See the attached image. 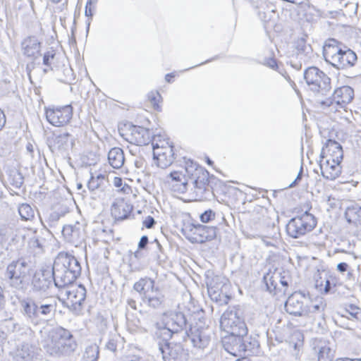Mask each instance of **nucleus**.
I'll return each instance as SVG.
<instances>
[{"label": "nucleus", "mask_w": 361, "mask_h": 361, "mask_svg": "<svg viewBox=\"0 0 361 361\" xmlns=\"http://www.w3.org/2000/svg\"><path fill=\"white\" fill-rule=\"evenodd\" d=\"M160 98L161 95L158 92H152L148 94V99L154 107H156V106H158L157 103L159 102Z\"/></svg>", "instance_id": "obj_52"}, {"label": "nucleus", "mask_w": 361, "mask_h": 361, "mask_svg": "<svg viewBox=\"0 0 361 361\" xmlns=\"http://www.w3.org/2000/svg\"><path fill=\"white\" fill-rule=\"evenodd\" d=\"M341 161H336L334 160L326 159H319V167L322 176L327 180H335L341 173Z\"/></svg>", "instance_id": "obj_24"}, {"label": "nucleus", "mask_w": 361, "mask_h": 361, "mask_svg": "<svg viewBox=\"0 0 361 361\" xmlns=\"http://www.w3.org/2000/svg\"><path fill=\"white\" fill-rule=\"evenodd\" d=\"M158 346L164 361L184 360V349L180 343L159 342Z\"/></svg>", "instance_id": "obj_19"}, {"label": "nucleus", "mask_w": 361, "mask_h": 361, "mask_svg": "<svg viewBox=\"0 0 361 361\" xmlns=\"http://www.w3.org/2000/svg\"><path fill=\"white\" fill-rule=\"evenodd\" d=\"M94 9H93L92 7H90V8H88L87 7V5H85V14L87 17H92L93 16V11Z\"/></svg>", "instance_id": "obj_64"}, {"label": "nucleus", "mask_w": 361, "mask_h": 361, "mask_svg": "<svg viewBox=\"0 0 361 361\" xmlns=\"http://www.w3.org/2000/svg\"><path fill=\"white\" fill-rule=\"evenodd\" d=\"M164 295L159 290V288L154 286V290H150L143 296L142 302L149 307L153 309H160L163 307L164 302Z\"/></svg>", "instance_id": "obj_31"}, {"label": "nucleus", "mask_w": 361, "mask_h": 361, "mask_svg": "<svg viewBox=\"0 0 361 361\" xmlns=\"http://www.w3.org/2000/svg\"><path fill=\"white\" fill-rule=\"evenodd\" d=\"M20 312L25 321L38 326L50 320L56 311L57 302L51 297L25 298L19 301Z\"/></svg>", "instance_id": "obj_1"}, {"label": "nucleus", "mask_w": 361, "mask_h": 361, "mask_svg": "<svg viewBox=\"0 0 361 361\" xmlns=\"http://www.w3.org/2000/svg\"><path fill=\"white\" fill-rule=\"evenodd\" d=\"M316 225L314 216L306 212L289 220L286 225V232L290 237L298 238L312 231Z\"/></svg>", "instance_id": "obj_8"}, {"label": "nucleus", "mask_w": 361, "mask_h": 361, "mask_svg": "<svg viewBox=\"0 0 361 361\" xmlns=\"http://www.w3.org/2000/svg\"><path fill=\"white\" fill-rule=\"evenodd\" d=\"M263 64L273 70H276L278 68L277 63L276 60L273 58L265 59L264 60Z\"/></svg>", "instance_id": "obj_53"}, {"label": "nucleus", "mask_w": 361, "mask_h": 361, "mask_svg": "<svg viewBox=\"0 0 361 361\" xmlns=\"http://www.w3.org/2000/svg\"><path fill=\"white\" fill-rule=\"evenodd\" d=\"M62 234L68 242L75 245L80 244L84 239L83 232L79 223L64 226Z\"/></svg>", "instance_id": "obj_30"}, {"label": "nucleus", "mask_w": 361, "mask_h": 361, "mask_svg": "<svg viewBox=\"0 0 361 361\" xmlns=\"http://www.w3.org/2000/svg\"><path fill=\"white\" fill-rule=\"evenodd\" d=\"M326 307V304L322 300H319L316 303H312L310 301V303L308 305V309L310 313H316L319 314V317L324 318V311Z\"/></svg>", "instance_id": "obj_47"}, {"label": "nucleus", "mask_w": 361, "mask_h": 361, "mask_svg": "<svg viewBox=\"0 0 361 361\" xmlns=\"http://www.w3.org/2000/svg\"><path fill=\"white\" fill-rule=\"evenodd\" d=\"M55 53L54 51H48L44 54L43 56V63L45 66H49L50 65V59H53L54 58Z\"/></svg>", "instance_id": "obj_54"}, {"label": "nucleus", "mask_w": 361, "mask_h": 361, "mask_svg": "<svg viewBox=\"0 0 361 361\" xmlns=\"http://www.w3.org/2000/svg\"><path fill=\"white\" fill-rule=\"evenodd\" d=\"M52 283H54V277L51 270L40 269L31 272L30 284L34 292L44 293L51 288Z\"/></svg>", "instance_id": "obj_16"}, {"label": "nucleus", "mask_w": 361, "mask_h": 361, "mask_svg": "<svg viewBox=\"0 0 361 361\" xmlns=\"http://www.w3.org/2000/svg\"><path fill=\"white\" fill-rule=\"evenodd\" d=\"M8 181L14 188H20L24 183V177L18 170L13 169L10 171Z\"/></svg>", "instance_id": "obj_43"}, {"label": "nucleus", "mask_w": 361, "mask_h": 361, "mask_svg": "<svg viewBox=\"0 0 361 361\" xmlns=\"http://www.w3.org/2000/svg\"><path fill=\"white\" fill-rule=\"evenodd\" d=\"M243 336L245 334H231L226 343V350L234 356H243Z\"/></svg>", "instance_id": "obj_32"}, {"label": "nucleus", "mask_w": 361, "mask_h": 361, "mask_svg": "<svg viewBox=\"0 0 361 361\" xmlns=\"http://www.w3.org/2000/svg\"><path fill=\"white\" fill-rule=\"evenodd\" d=\"M344 315L349 319L359 320L361 319V309L355 305H348L345 310Z\"/></svg>", "instance_id": "obj_46"}, {"label": "nucleus", "mask_w": 361, "mask_h": 361, "mask_svg": "<svg viewBox=\"0 0 361 361\" xmlns=\"http://www.w3.org/2000/svg\"><path fill=\"white\" fill-rule=\"evenodd\" d=\"M310 300L308 295L301 291L291 294L285 303L286 311L293 316L307 317L310 314L308 305Z\"/></svg>", "instance_id": "obj_10"}, {"label": "nucleus", "mask_w": 361, "mask_h": 361, "mask_svg": "<svg viewBox=\"0 0 361 361\" xmlns=\"http://www.w3.org/2000/svg\"><path fill=\"white\" fill-rule=\"evenodd\" d=\"M40 48L41 43L34 36L27 37L21 42L23 55L32 59H35L40 55Z\"/></svg>", "instance_id": "obj_28"}, {"label": "nucleus", "mask_w": 361, "mask_h": 361, "mask_svg": "<svg viewBox=\"0 0 361 361\" xmlns=\"http://www.w3.org/2000/svg\"><path fill=\"white\" fill-rule=\"evenodd\" d=\"M242 314L243 312L239 307L228 308L221 317V327L230 334H247V328Z\"/></svg>", "instance_id": "obj_7"}, {"label": "nucleus", "mask_w": 361, "mask_h": 361, "mask_svg": "<svg viewBox=\"0 0 361 361\" xmlns=\"http://www.w3.org/2000/svg\"><path fill=\"white\" fill-rule=\"evenodd\" d=\"M271 233L265 235L264 234V231H259L260 232V237L262 238V241L267 245H274V243L276 242V240L279 237V228L275 226V225L273 224L271 226Z\"/></svg>", "instance_id": "obj_41"}, {"label": "nucleus", "mask_w": 361, "mask_h": 361, "mask_svg": "<svg viewBox=\"0 0 361 361\" xmlns=\"http://www.w3.org/2000/svg\"><path fill=\"white\" fill-rule=\"evenodd\" d=\"M258 346L257 341L248 336L247 333L245 334V336H243V355H249L250 353H252L253 350Z\"/></svg>", "instance_id": "obj_42"}, {"label": "nucleus", "mask_w": 361, "mask_h": 361, "mask_svg": "<svg viewBox=\"0 0 361 361\" xmlns=\"http://www.w3.org/2000/svg\"><path fill=\"white\" fill-rule=\"evenodd\" d=\"M185 172L186 178L191 181L203 174V172H207L202 166H200L197 163L191 160L185 161Z\"/></svg>", "instance_id": "obj_38"}, {"label": "nucleus", "mask_w": 361, "mask_h": 361, "mask_svg": "<svg viewBox=\"0 0 361 361\" xmlns=\"http://www.w3.org/2000/svg\"><path fill=\"white\" fill-rule=\"evenodd\" d=\"M31 272H33V269L30 262L20 257L12 260L7 265L5 276L12 288L25 293L30 286Z\"/></svg>", "instance_id": "obj_4"}, {"label": "nucleus", "mask_w": 361, "mask_h": 361, "mask_svg": "<svg viewBox=\"0 0 361 361\" xmlns=\"http://www.w3.org/2000/svg\"><path fill=\"white\" fill-rule=\"evenodd\" d=\"M66 294L67 307L73 311H80L86 298V289L85 287L80 285L75 290L67 291Z\"/></svg>", "instance_id": "obj_26"}, {"label": "nucleus", "mask_w": 361, "mask_h": 361, "mask_svg": "<svg viewBox=\"0 0 361 361\" xmlns=\"http://www.w3.org/2000/svg\"><path fill=\"white\" fill-rule=\"evenodd\" d=\"M31 243H32V246L37 247H42V242L38 238H33L31 240Z\"/></svg>", "instance_id": "obj_62"}, {"label": "nucleus", "mask_w": 361, "mask_h": 361, "mask_svg": "<svg viewBox=\"0 0 361 361\" xmlns=\"http://www.w3.org/2000/svg\"><path fill=\"white\" fill-rule=\"evenodd\" d=\"M46 118L47 121L54 126H61L71 119L73 109L71 105L61 107H44Z\"/></svg>", "instance_id": "obj_13"}, {"label": "nucleus", "mask_w": 361, "mask_h": 361, "mask_svg": "<svg viewBox=\"0 0 361 361\" xmlns=\"http://www.w3.org/2000/svg\"><path fill=\"white\" fill-rule=\"evenodd\" d=\"M297 57L300 60L306 61L311 58L312 48L307 44L304 38L298 39L296 42Z\"/></svg>", "instance_id": "obj_39"}, {"label": "nucleus", "mask_w": 361, "mask_h": 361, "mask_svg": "<svg viewBox=\"0 0 361 361\" xmlns=\"http://www.w3.org/2000/svg\"><path fill=\"white\" fill-rule=\"evenodd\" d=\"M195 196L199 200L209 199L212 195V188L209 185V172H203V174L192 180Z\"/></svg>", "instance_id": "obj_23"}, {"label": "nucleus", "mask_w": 361, "mask_h": 361, "mask_svg": "<svg viewBox=\"0 0 361 361\" xmlns=\"http://www.w3.org/2000/svg\"><path fill=\"white\" fill-rule=\"evenodd\" d=\"M153 157L157 161V166L161 169L169 166L173 161V146L168 141H157L156 137L152 140Z\"/></svg>", "instance_id": "obj_11"}, {"label": "nucleus", "mask_w": 361, "mask_h": 361, "mask_svg": "<svg viewBox=\"0 0 361 361\" xmlns=\"http://www.w3.org/2000/svg\"><path fill=\"white\" fill-rule=\"evenodd\" d=\"M304 79L310 90L314 93L317 104L319 98L329 96L331 92V78L315 66L305 69Z\"/></svg>", "instance_id": "obj_6"}, {"label": "nucleus", "mask_w": 361, "mask_h": 361, "mask_svg": "<svg viewBox=\"0 0 361 361\" xmlns=\"http://www.w3.org/2000/svg\"><path fill=\"white\" fill-rule=\"evenodd\" d=\"M330 97L319 98L317 104L323 109L333 106L336 110L337 106L343 107L349 104L354 97V90L350 86H342L336 89Z\"/></svg>", "instance_id": "obj_9"}, {"label": "nucleus", "mask_w": 361, "mask_h": 361, "mask_svg": "<svg viewBox=\"0 0 361 361\" xmlns=\"http://www.w3.org/2000/svg\"><path fill=\"white\" fill-rule=\"evenodd\" d=\"M323 55L326 62L338 70L351 68L357 60L355 52L346 47H341L334 39H329L325 43Z\"/></svg>", "instance_id": "obj_5"}, {"label": "nucleus", "mask_w": 361, "mask_h": 361, "mask_svg": "<svg viewBox=\"0 0 361 361\" xmlns=\"http://www.w3.org/2000/svg\"><path fill=\"white\" fill-rule=\"evenodd\" d=\"M154 286L155 281L153 279L145 277L140 279L134 283L133 289L141 295L142 299L145 293L154 290Z\"/></svg>", "instance_id": "obj_36"}, {"label": "nucleus", "mask_w": 361, "mask_h": 361, "mask_svg": "<svg viewBox=\"0 0 361 361\" xmlns=\"http://www.w3.org/2000/svg\"><path fill=\"white\" fill-rule=\"evenodd\" d=\"M51 272L54 286L62 288L75 281L81 274V266L73 255L60 252L55 257Z\"/></svg>", "instance_id": "obj_2"}, {"label": "nucleus", "mask_w": 361, "mask_h": 361, "mask_svg": "<svg viewBox=\"0 0 361 361\" xmlns=\"http://www.w3.org/2000/svg\"><path fill=\"white\" fill-rule=\"evenodd\" d=\"M338 283L339 279L334 274L322 270L316 278L315 287L322 293L328 294L334 292Z\"/></svg>", "instance_id": "obj_21"}, {"label": "nucleus", "mask_w": 361, "mask_h": 361, "mask_svg": "<svg viewBox=\"0 0 361 361\" xmlns=\"http://www.w3.org/2000/svg\"><path fill=\"white\" fill-rule=\"evenodd\" d=\"M106 348L111 352H115L117 348V341L114 338L110 339L106 343Z\"/></svg>", "instance_id": "obj_56"}, {"label": "nucleus", "mask_w": 361, "mask_h": 361, "mask_svg": "<svg viewBox=\"0 0 361 361\" xmlns=\"http://www.w3.org/2000/svg\"><path fill=\"white\" fill-rule=\"evenodd\" d=\"M156 224V221L154 220V219L151 216H148L144 221H143V225L147 228H152L154 227V226Z\"/></svg>", "instance_id": "obj_55"}, {"label": "nucleus", "mask_w": 361, "mask_h": 361, "mask_svg": "<svg viewBox=\"0 0 361 361\" xmlns=\"http://www.w3.org/2000/svg\"><path fill=\"white\" fill-rule=\"evenodd\" d=\"M312 350L317 361H333L335 357L334 345L326 339L315 338L312 344Z\"/></svg>", "instance_id": "obj_17"}, {"label": "nucleus", "mask_w": 361, "mask_h": 361, "mask_svg": "<svg viewBox=\"0 0 361 361\" xmlns=\"http://www.w3.org/2000/svg\"><path fill=\"white\" fill-rule=\"evenodd\" d=\"M215 212L212 209L204 211L200 216V220L203 223H208L215 218Z\"/></svg>", "instance_id": "obj_51"}, {"label": "nucleus", "mask_w": 361, "mask_h": 361, "mask_svg": "<svg viewBox=\"0 0 361 361\" xmlns=\"http://www.w3.org/2000/svg\"><path fill=\"white\" fill-rule=\"evenodd\" d=\"M129 131L128 137L126 140L136 145H147L150 142H152L155 137H153L149 129L139 126H130Z\"/></svg>", "instance_id": "obj_22"}, {"label": "nucleus", "mask_w": 361, "mask_h": 361, "mask_svg": "<svg viewBox=\"0 0 361 361\" xmlns=\"http://www.w3.org/2000/svg\"><path fill=\"white\" fill-rule=\"evenodd\" d=\"M162 328L167 330L170 336L183 331L187 326V319L183 313L172 311L164 314L161 321Z\"/></svg>", "instance_id": "obj_15"}, {"label": "nucleus", "mask_w": 361, "mask_h": 361, "mask_svg": "<svg viewBox=\"0 0 361 361\" xmlns=\"http://www.w3.org/2000/svg\"><path fill=\"white\" fill-rule=\"evenodd\" d=\"M6 123V116L4 111L0 109V130L3 128Z\"/></svg>", "instance_id": "obj_60"}, {"label": "nucleus", "mask_w": 361, "mask_h": 361, "mask_svg": "<svg viewBox=\"0 0 361 361\" xmlns=\"http://www.w3.org/2000/svg\"><path fill=\"white\" fill-rule=\"evenodd\" d=\"M278 279H280L279 271L276 269L274 271L267 272L263 277V282L267 290L273 295H276L282 291V289L279 286Z\"/></svg>", "instance_id": "obj_34"}, {"label": "nucleus", "mask_w": 361, "mask_h": 361, "mask_svg": "<svg viewBox=\"0 0 361 361\" xmlns=\"http://www.w3.org/2000/svg\"><path fill=\"white\" fill-rule=\"evenodd\" d=\"M63 215L56 211L51 212L47 220L48 226L50 227L54 226Z\"/></svg>", "instance_id": "obj_50"}, {"label": "nucleus", "mask_w": 361, "mask_h": 361, "mask_svg": "<svg viewBox=\"0 0 361 361\" xmlns=\"http://www.w3.org/2000/svg\"><path fill=\"white\" fill-rule=\"evenodd\" d=\"M108 162L115 169H121L125 162L123 150L120 147H113L108 153Z\"/></svg>", "instance_id": "obj_35"}, {"label": "nucleus", "mask_w": 361, "mask_h": 361, "mask_svg": "<svg viewBox=\"0 0 361 361\" xmlns=\"http://www.w3.org/2000/svg\"><path fill=\"white\" fill-rule=\"evenodd\" d=\"M105 180V176L99 174L96 177L91 176L90 180L87 182V188L89 190L94 194H96L97 191H103V185Z\"/></svg>", "instance_id": "obj_40"}, {"label": "nucleus", "mask_w": 361, "mask_h": 361, "mask_svg": "<svg viewBox=\"0 0 361 361\" xmlns=\"http://www.w3.org/2000/svg\"><path fill=\"white\" fill-rule=\"evenodd\" d=\"M185 334L195 348H204L211 340V331L205 326L204 322L201 319H199V323H196L195 325H191L189 331H186Z\"/></svg>", "instance_id": "obj_12"}, {"label": "nucleus", "mask_w": 361, "mask_h": 361, "mask_svg": "<svg viewBox=\"0 0 361 361\" xmlns=\"http://www.w3.org/2000/svg\"><path fill=\"white\" fill-rule=\"evenodd\" d=\"M71 135L68 133H61L55 137L54 145L58 149H66L68 145L69 137Z\"/></svg>", "instance_id": "obj_45"}, {"label": "nucleus", "mask_w": 361, "mask_h": 361, "mask_svg": "<svg viewBox=\"0 0 361 361\" xmlns=\"http://www.w3.org/2000/svg\"><path fill=\"white\" fill-rule=\"evenodd\" d=\"M345 217L349 224L357 225L361 221V207L356 203H352L347 207Z\"/></svg>", "instance_id": "obj_37"}, {"label": "nucleus", "mask_w": 361, "mask_h": 361, "mask_svg": "<svg viewBox=\"0 0 361 361\" xmlns=\"http://www.w3.org/2000/svg\"><path fill=\"white\" fill-rule=\"evenodd\" d=\"M267 209L264 207L257 205L249 212V222L251 228L254 230L263 231L265 228L269 226V219L267 217Z\"/></svg>", "instance_id": "obj_20"}, {"label": "nucleus", "mask_w": 361, "mask_h": 361, "mask_svg": "<svg viewBox=\"0 0 361 361\" xmlns=\"http://www.w3.org/2000/svg\"><path fill=\"white\" fill-rule=\"evenodd\" d=\"M37 354V348L27 342L23 343L16 352L17 361H32Z\"/></svg>", "instance_id": "obj_33"}, {"label": "nucleus", "mask_w": 361, "mask_h": 361, "mask_svg": "<svg viewBox=\"0 0 361 361\" xmlns=\"http://www.w3.org/2000/svg\"><path fill=\"white\" fill-rule=\"evenodd\" d=\"M348 265L345 262H341L337 265V269L341 272H344L347 271Z\"/></svg>", "instance_id": "obj_61"}, {"label": "nucleus", "mask_w": 361, "mask_h": 361, "mask_svg": "<svg viewBox=\"0 0 361 361\" xmlns=\"http://www.w3.org/2000/svg\"><path fill=\"white\" fill-rule=\"evenodd\" d=\"M98 355L99 350L97 347H88L83 354L82 361H97Z\"/></svg>", "instance_id": "obj_48"}, {"label": "nucleus", "mask_w": 361, "mask_h": 361, "mask_svg": "<svg viewBox=\"0 0 361 361\" xmlns=\"http://www.w3.org/2000/svg\"><path fill=\"white\" fill-rule=\"evenodd\" d=\"M190 232V235L188 239L192 243H204L216 238V228L201 224H192Z\"/></svg>", "instance_id": "obj_18"}, {"label": "nucleus", "mask_w": 361, "mask_h": 361, "mask_svg": "<svg viewBox=\"0 0 361 361\" xmlns=\"http://www.w3.org/2000/svg\"><path fill=\"white\" fill-rule=\"evenodd\" d=\"M302 166L300 167V170L297 176V177L295 178V179L289 185V188H293L294 187L297 183L301 180L302 178Z\"/></svg>", "instance_id": "obj_59"}, {"label": "nucleus", "mask_w": 361, "mask_h": 361, "mask_svg": "<svg viewBox=\"0 0 361 361\" xmlns=\"http://www.w3.org/2000/svg\"><path fill=\"white\" fill-rule=\"evenodd\" d=\"M18 213L22 220H31L35 215L34 210L28 204L23 203L18 207Z\"/></svg>", "instance_id": "obj_44"}, {"label": "nucleus", "mask_w": 361, "mask_h": 361, "mask_svg": "<svg viewBox=\"0 0 361 361\" xmlns=\"http://www.w3.org/2000/svg\"><path fill=\"white\" fill-rule=\"evenodd\" d=\"M97 2H98V0H87V1L86 3L87 7H88V8L92 7L93 9H95Z\"/></svg>", "instance_id": "obj_63"}, {"label": "nucleus", "mask_w": 361, "mask_h": 361, "mask_svg": "<svg viewBox=\"0 0 361 361\" xmlns=\"http://www.w3.org/2000/svg\"><path fill=\"white\" fill-rule=\"evenodd\" d=\"M149 243L148 237L147 235H142L138 243V250L145 249Z\"/></svg>", "instance_id": "obj_57"}, {"label": "nucleus", "mask_w": 361, "mask_h": 361, "mask_svg": "<svg viewBox=\"0 0 361 361\" xmlns=\"http://www.w3.org/2000/svg\"><path fill=\"white\" fill-rule=\"evenodd\" d=\"M224 281L223 278L215 276L207 283L209 296L220 305L228 304L230 300V296L224 291L228 287Z\"/></svg>", "instance_id": "obj_14"}, {"label": "nucleus", "mask_w": 361, "mask_h": 361, "mask_svg": "<svg viewBox=\"0 0 361 361\" xmlns=\"http://www.w3.org/2000/svg\"><path fill=\"white\" fill-rule=\"evenodd\" d=\"M133 208V205L125 201L124 199H116L111 205V215L116 221H123L129 217Z\"/></svg>", "instance_id": "obj_27"}, {"label": "nucleus", "mask_w": 361, "mask_h": 361, "mask_svg": "<svg viewBox=\"0 0 361 361\" xmlns=\"http://www.w3.org/2000/svg\"><path fill=\"white\" fill-rule=\"evenodd\" d=\"M279 279H278V282L280 283V287L282 289V291L281 293H285L286 290L289 284V276L288 273L283 271L281 273L279 271Z\"/></svg>", "instance_id": "obj_49"}, {"label": "nucleus", "mask_w": 361, "mask_h": 361, "mask_svg": "<svg viewBox=\"0 0 361 361\" xmlns=\"http://www.w3.org/2000/svg\"><path fill=\"white\" fill-rule=\"evenodd\" d=\"M328 159L336 161H342L343 157V152L342 146L336 141L329 139L322 149L320 158Z\"/></svg>", "instance_id": "obj_25"}, {"label": "nucleus", "mask_w": 361, "mask_h": 361, "mask_svg": "<svg viewBox=\"0 0 361 361\" xmlns=\"http://www.w3.org/2000/svg\"><path fill=\"white\" fill-rule=\"evenodd\" d=\"M77 348V343L71 332L61 326L52 329L48 335L44 348L50 355L61 357L70 355Z\"/></svg>", "instance_id": "obj_3"}, {"label": "nucleus", "mask_w": 361, "mask_h": 361, "mask_svg": "<svg viewBox=\"0 0 361 361\" xmlns=\"http://www.w3.org/2000/svg\"><path fill=\"white\" fill-rule=\"evenodd\" d=\"M171 180H168L171 190L178 193H184L187 191L188 179L186 175L183 174L181 171H173L169 175Z\"/></svg>", "instance_id": "obj_29"}, {"label": "nucleus", "mask_w": 361, "mask_h": 361, "mask_svg": "<svg viewBox=\"0 0 361 361\" xmlns=\"http://www.w3.org/2000/svg\"><path fill=\"white\" fill-rule=\"evenodd\" d=\"M7 338V334L2 330H0V353L3 351V344Z\"/></svg>", "instance_id": "obj_58"}]
</instances>
